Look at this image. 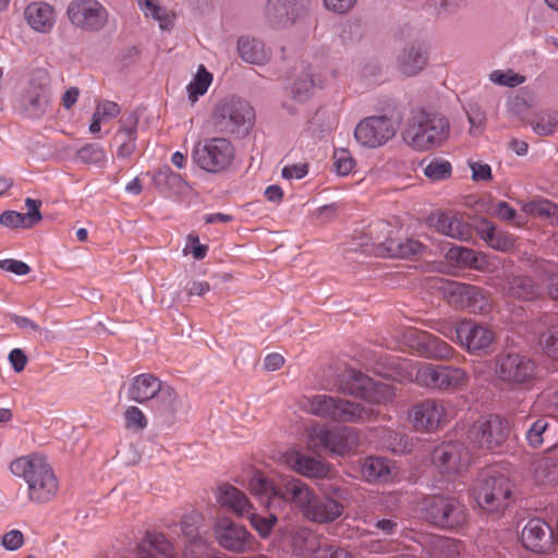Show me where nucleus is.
I'll return each instance as SVG.
<instances>
[{"mask_svg": "<svg viewBox=\"0 0 558 558\" xmlns=\"http://www.w3.org/2000/svg\"><path fill=\"white\" fill-rule=\"evenodd\" d=\"M211 81V73H209L204 65H199L194 80L187 85L190 100L195 102L199 96L204 95L207 92Z\"/></svg>", "mask_w": 558, "mask_h": 558, "instance_id": "obj_46", "label": "nucleus"}, {"mask_svg": "<svg viewBox=\"0 0 558 558\" xmlns=\"http://www.w3.org/2000/svg\"><path fill=\"white\" fill-rule=\"evenodd\" d=\"M446 235L453 239L464 240L470 235V228L456 215H450Z\"/></svg>", "mask_w": 558, "mask_h": 558, "instance_id": "obj_59", "label": "nucleus"}, {"mask_svg": "<svg viewBox=\"0 0 558 558\" xmlns=\"http://www.w3.org/2000/svg\"><path fill=\"white\" fill-rule=\"evenodd\" d=\"M162 383L150 374H142L134 378L130 389L129 397L138 403L151 401L154 396L160 390Z\"/></svg>", "mask_w": 558, "mask_h": 558, "instance_id": "obj_31", "label": "nucleus"}, {"mask_svg": "<svg viewBox=\"0 0 558 558\" xmlns=\"http://www.w3.org/2000/svg\"><path fill=\"white\" fill-rule=\"evenodd\" d=\"M0 268L17 276H24L31 271V267L26 263L10 258L1 259Z\"/></svg>", "mask_w": 558, "mask_h": 558, "instance_id": "obj_61", "label": "nucleus"}, {"mask_svg": "<svg viewBox=\"0 0 558 558\" xmlns=\"http://www.w3.org/2000/svg\"><path fill=\"white\" fill-rule=\"evenodd\" d=\"M470 457L461 442H442L432 451V461L441 472L447 474L459 473L469 463Z\"/></svg>", "mask_w": 558, "mask_h": 558, "instance_id": "obj_21", "label": "nucleus"}, {"mask_svg": "<svg viewBox=\"0 0 558 558\" xmlns=\"http://www.w3.org/2000/svg\"><path fill=\"white\" fill-rule=\"evenodd\" d=\"M508 292L515 299L529 301L538 295L539 288L532 278L517 276L510 280Z\"/></svg>", "mask_w": 558, "mask_h": 558, "instance_id": "obj_45", "label": "nucleus"}, {"mask_svg": "<svg viewBox=\"0 0 558 558\" xmlns=\"http://www.w3.org/2000/svg\"><path fill=\"white\" fill-rule=\"evenodd\" d=\"M396 134L393 122L387 116H372L363 119L354 130L355 140L365 147L377 148Z\"/></svg>", "mask_w": 558, "mask_h": 558, "instance_id": "obj_18", "label": "nucleus"}, {"mask_svg": "<svg viewBox=\"0 0 558 558\" xmlns=\"http://www.w3.org/2000/svg\"><path fill=\"white\" fill-rule=\"evenodd\" d=\"M51 100L50 78L46 70L37 69L31 73L22 93L21 106L31 118L45 114Z\"/></svg>", "mask_w": 558, "mask_h": 558, "instance_id": "obj_12", "label": "nucleus"}, {"mask_svg": "<svg viewBox=\"0 0 558 558\" xmlns=\"http://www.w3.org/2000/svg\"><path fill=\"white\" fill-rule=\"evenodd\" d=\"M70 22L85 32H98L107 23L106 8L97 0H72L66 10Z\"/></svg>", "mask_w": 558, "mask_h": 558, "instance_id": "obj_16", "label": "nucleus"}, {"mask_svg": "<svg viewBox=\"0 0 558 558\" xmlns=\"http://www.w3.org/2000/svg\"><path fill=\"white\" fill-rule=\"evenodd\" d=\"M151 549L166 558H174L173 545L161 533H147L146 541L138 545L141 556L151 554Z\"/></svg>", "mask_w": 558, "mask_h": 558, "instance_id": "obj_43", "label": "nucleus"}, {"mask_svg": "<svg viewBox=\"0 0 558 558\" xmlns=\"http://www.w3.org/2000/svg\"><path fill=\"white\" fill-rule=\"evenodd\" d=\"M446 301L456 308H466L473 313H486L490 308V302L482 288L476 286L446 281L440 287Z\"/></svg>", "mask_w": 558, "mask_h": 558, "instance_id": "obj_11", "label": "nucleus"}, {"mask_svg": "<svg viewBox=\"0 0 558 558\" xmlns=\"http://www.w3.org/2000/svg\"><path fill=\"white\" fill-rule=\"evenodd\" d=\"M449 134L450 123L445 116L420 109L409 118L402 138L413 149L426 151L442 146Z\"/></svg>", "mask_w": 558, "mask_h": 558, "instance_id": "obj_1", "label": "nucleus"}, {"mask_svg": "<svg viewBox=\"0 0 558 558\" xmlns=\"http://www.w3.org/2000/svg\"><path fill=\"white\" fill-rule=\"evenodd\" d=\"M490 81L501 86L515 87L523 84L525 77L512 71H494L490 73Z\"/></svg>", "mask_w": 558, "mask_h": 558, "instance_id": "obj_54", "label": "nucleus"}, {"mask_svg": "<svg viewBox=\"0 0 558 558\" xmlns=\"http://www.w3.org/2000/svg\"><path fill=\"white\" fill-rule=\"evenodd\" d=\"M428 53L417 41L409 44L398 57V69L405 76H414L425 69Z\"/></svg>", "mask_w": 558, "mask_h": 558, "instance_id": "obj_27", "label": "nucleus"}, {"mask_svg": "<svg viewBox=\"0 0 558 558\" xmlns=\"http://www.w3.org/2000/svg\"><path fill=\"white\" fill-rule=\"evenodd\" d=\"M121 128L117 133V137L122 142L118 149L119 158H128L135 150V134L138 123V118L135 112L129 113L120 120Z\"/></svg>", "mask_w": 558, "mask_h": 558, "instance_id": "obj_29", "label": "nucleus"}, {"mask_svg": "<svg viewBox=\"0 0 558 558\" xmlns=\"http://www.w3.org/2000/svg\"><path fill=\"white\" fill-rule=\"evenodd\" d=\"M426 548L430 558H456L459 555V543L449 537L432 536Z\"/></svg>", "mask_w": 558, "mask_h": 558, "instance_id": "obj_39", "label": "nucleus"}, {"mask_svg": "<svg viewBox=\"0 0 558 558\" xmlns=\"http://www.w3.org/2000/svg\"><path fill=\"white\" fill-rule=\"evenodd\" d=\"M202 520L199 513L186 514L180 522L183 536L189 541V546L184 551V558H198L204 555L207 547V541L201 535L198 525Z\"/></svg>", "mask_w": 558, "mask_h": 558, "instance_id": "obj_26", "label": "nucleus"}, {"mask_svg": "<svg viewBox=\"0 0 558 558\" xmlns=\"http://www.w3.org/2000/svg\"><path fill=\"white\" fill-rule=\"evenodd\" d=\"M423 513L426 521L447 530L462 526L468 519L465 506L448 495H438L426 499Z\"/></svg>", "mask_w": 558, "mask_h": 558, "instance_id": "obj_8", "label": "nucleus"}, {"mask_svg": "<svg viewBox=\"0 0 558 558\" xmlns=\"http://www.w3.org/2000/svg\"><path fill=\"white\" fill-rule=\"evenodd\" d=\"M153 409L162 416H173L177 412L179 397L177 391L169 385L162 384L160 390L151 399Z\"/></svg>", "mask_w": 558, "mask_h": 558, "instance_id": "obj_36", "label": "nucleus"}, {"mask_svg": "<svg viewBox=\"0 0 558 558\" xmlns=\"http://www.w3.org/2000/svg\"><path fill=\"white\" fill-rule=\"evenodd\" d=\"M375 529L379 530L384 536H392L401 532L400 524L395 519H380L374 524Z\"/></svg>", "mask_w": 558, "mask_h": 558, "instance_id": "obj_64", "label": "nucleus"}, {"mask_svg": "<svg viewBox=\"0 0 558 558\" xmlns=\"http://www.w3.org/2000/svg\"><path fill=\"white\" fill-rule=\"evenodd\" d=\"M539 345L546 355L558 360V324H551L541 333Z\"/></svg>", "mask_w": 558, "mask_h": 558, "instance_id": "obj_48", "label": "nucleus"}, {"mask_svg": "<svg viewBox=\"0 0 558 558\" xmlns=\"http://www.w3.org/2000/svg\"><path fill=\"white\" fill-rule=\"evenodd\" d=\"M316 558H352L351 554L344 548L324 544L316 554Z\"/></svg>", "mask_w": 558, "mask_h": 558, "instance_id": "obj_63", "label": "nucleus"}, {"mask_svg": "<svg viewBox=\"0 0 558 558\" xmlns=\"http://www.w3.org/2000/svg\"><path fill=\"white\" fill-rule=\"evenodd\" d=\"M333 387L340 393L354 396L374 404L387 403L396 395L392 385L375 380L351 367L337 375Z\"/></svg>", "mask_w": 558, "mask_h": 558, "instance_id": "obj_5", "label": "nucleus"}, {"mask_svg": "<svg viewBox=\"0 0 558 558\" xmlns=\"http://www.w3.org/2000/svg\"><path fill=\"white\" fill-rule=\"evenodd\" d=\"M214 534L218 544L232 553H244L252 548L253 545L251 533L229 518H221L216 521Z\"/></svg>", "mask_w": 558, "mask_h": 558, "instance_id": "obj_19", "label": "nucleus"}, {"mask_svg": "<svg viewBox=\"0 0 558 558\" xmlns=\"http://www.w3.org/2000/svg\"><path fill=\"white\" fill-rule=\"evenodd\" d=\"M25 205L28 208V211L24 214L28 220V226H35L43 219V215L39 210L41 206L40 199L26 198Z\"/></svg>", "mask_w": 558, "mask_h": 558, "instance_id": "obj_62", "label": "nucleus"}, {"mask_svg": "<svg viewBox=\"0 0 558 558\" xmlns=\"http://www.w3.org/2000/svg\"><path fill=\"white\" fill-rule=\"evenodd\" d=\"M238 52L243 61L251 64L262 65L270 59V51L257 38L241 37L238 40Z\"/></svg>", "mask_w": 558, "mask_h": 558, "instance_id": "obj_30", "label": "nucleus"}, {"mask_svg": "<svg viewBox=\"0 0 558 558\" xmlns=\"http://www.w3.org/2000/svg\"><path fill=\"white\" fill-rule=\"evenodd\" d=\"M548 423L546 418H538L531 424L526 432L529 444L536 448L543 442V434L546 432Z\"/></svg>", "mask_w": 558, "mask_h": 558, "instance_id": "obj_57", "label": "nucleus"}, {"mask_svg": "<svg viewBox=\"0 0 558 558\" xmlns=\"http://www.w3.org/2000/svg\"><path fill=\"white\" fill-rule=\"evenodd\" d=\"M510 435V424L498 415L475 421L468 430V438L478 448L494 449L501 446Z\"/></svg>", "mask_w": 558, "mask_h": 558, "instance_id": "obj_13", "label": "nucleus"}, {"mask_svg": "<svg viewBox=\"0 0 558 558\" xmlns=\"http://www.w3.org/2000/svg\"><path fill=\"white\" fill-rule=\"evenodd\" d=\"M482 234L486 243L497 251L506 252L511 250L514 245V239L512 235L498 230L488 221L483 223Z\"/></svg>", "mask_w": 558, "mask_h": 558, "instance_id": "obj_42", "label": "nucleus"}, {"mask_svg": "<svg viewBox=\"0 0 558 558\" xmlns=\"http://www.w3.org/2000/svg\"><path fill=\"white\" fill-rule=\"evenodd\" d=\"M153 183L160 192H179L186 185L181 174L175 173L169 166L159 169L153 177Z\"/></svg>", "mask_w": 558, "mask_h": 558, "instance_id": "obj_41", "label": "nucleus"}, {"mask_svg": "<svg viewBox=\"0 0 558 558\" xmlns=\"http://www.w3.org/2000/svg\"><path fill=\"white\" fill-rule=\"evenodd\" d=\"M250 521L252 526L259 534V536L263 538H267L270 535L275 524L277 523V517L275 514L263 517L260 514L251 513Z\"/></svg>", "mask_w": 558, "mask_h": 558, "instance_id": "obj_51", "label": "nucleus"}, {"mask_svg": "<svg viewBox=\"0 0 558 558\" xmlns=\"http://www.w3.org/2000/svg\"><path fill=\"white\" fill-rule=\"evenodd\" d=\"M11 472L24 478L28 486V497L35 502H47L58 492V480L46 458L32 454L15 459Z\"/></svg>", "mask_w": 558, "mask_h": 558, "instance_id": "obj_2", "label": "nucleus"}, {"mask_svg": "<svg viewBox=\"0 0 558 558\" xmlns=\"http://www.w3.org/2000/svg\"><path fill=\"white\" fill-rule=\"evenodd\" d=\"M355 165L350 151L343 148L337 149L333 154V167L339 175L349 174Z\"/></svg>", "mask_w": 558, "mask_h": 558, "instance_id": "obj_52", "label": "nucleus"}, {"mask_svg": "<svg viewBox=\"0 0 558 558\" xmlns=\"http://www.w3.org/2000/svg\"><path fill=\"white\" fill-rule=\"evenodd\" d=\"M521 542L527 550L545 554L554 544L551 527L542 519H531L521 532Z\"/></svg>", "mask_w": 558, "mask_h": 558, "instance_id": "obj_24", "label": "nucleus"}, {"mask_svg": "<svg viewBox=\"0 0 558 558\" xmlns=\"http://www.w3.org/2000/svg\"><path fill=\"white\" fill-rule=\"evenodd\" d=\"M314 86L315 82L311 74L300 76L293 85L292 93L294 95V98L300 101H305L306 99H308Z\"/></svg>", "mask_w": 558, "mask_h": 558, "instance_id": "obj_55", "label": "nucleus"}, {"mask_svg": "<svg viewBox=\"0 0 558 558\" xmlns=\"http://www.w3.org/2000/svg\"><path fill=\"white\" fill-rule=\"evenodd\" d=\"M558 124V113L554 112L548 114L547 119L541 117L537 122L533 124V130L539 135L553 134Z\"/></svg>", "mask_w": 558, "mask_h": 558, "instance_id": "obj_60", "label": "nucleus"}, {"mask_svg": "<svg viewBox=\"0 0 558 558\" xmlns=\"http://www.w3.org/2000/svg\"><path fill=\"white\" fill-rule=\"evenodd\" d=\"M314 492L302 480L292 476H282L278 481L276 506L293 504L302 513L308 507Z\"/></svg>", "mask_w": 558, "mask_h": 558, "instance_id": "obj_22", "label": "nucleus"}, {"mask_svg": "<svg viewBox=\"0 0 558 558\" xmlns=\"http://www.w3.org/2000/svg\"><path fill=\"white\" fill-rule=\"evenodd\" d=\"M423 244L413 239H388L380 243L377 248V255L389 258H411L421 253Z\"/></svg>", "mask_w": 558, "mask_h": 558, "instance_id": "obj_28", "label": "nucleus"}, {"mask_svg": "<svg viewBox=\"0 0 558 558\" xmlns=\"http://www.w3.org/2000/svg\"><path fill=\"white\" fill-rule=\"evenodd\" d=\"M446 412L441 403L434 399L423 400L409 412V418L416 430L432 432L439 427Z\"/></svg>", "mask_w": 558, "mask_h": 558, "instance_id": "obj_23", "label": "nucleus"}, {"mask_svg": "<svg viewBox=\"0 0 558 558\" xmlns=\"http://www.w3.org/2000/svg\"><path fill=\"white\" fill-rule=\"evenodd\" d=\"M466 116L471 124L470 134L476 135L478 130L481 133L486 121L485 112L477 105L474 104L469 106V109L466 110Z\"/></svg>", "mask_w": 558, "mask_h": 558, "instance_id": "obj_56", "label": "nucleus"}, {"mask_svg": "<svg viewBox=\"0 0 558 558\" xmlns=\"http://www.w3.org/2000/svg\"><path fill=\"white\" fill-rule=\"evenodd\" d=\"M472 495L481 509L496 512L508 506L511 484L504 475L484 471L474 481Z\"/></svg>", "mask_w": 558, "mask_h": 558, "instance_id": "obj_7", "label": "nucleus"}, {"mask_svg": "<svg viewBox=\"0 0 558 558\" xmlns=\"http://www.w3.org/2000/svg\"><path fill=\"white\" fill-rule=\"evenodd\" d=\"M76 157L85 165H98L105 161L106 153L98 144H86L76 151Z\"/></svg>", "mask_w": 558, "mask_h": 558, "instance_id": "obj_49", "label": "nucleus"}, {"mask_svg": "<svg viewBox=\"0 0 558 558\" xmlns=\"http://www.w3.org/2000/svg\"><path fill=\"white\" fill-rule=\"evenodd\" d=\"M234 158V147L223 137H214L198 143L193 149V159L203 170L220 172L228 168Z\"/></svg>", "mask_w": 558, "mask_h": 558, "instance_id": "obj_10", "label": "nucleus"}, {"mask_svg": "<svg viewBox=\"0 0 558 558\" xmlns=\"http://www.w3.org/2000/svg\"><path fill=\"white\" fill-rule=\"evenodd\" d=\"M31 27L37 32H48L53 24V9L47 3H31L24 12Z\"/></svg>", "mask_w": 558, "mask_h": 558, "instance_id": "obj_33", "label": "nucleus"}, {"mask_svg": "<svg viewBox=\"0 0 558 558\" xmlns=\"http://www.w3.org/2000/svg\"><path fill=\"white\" fill-rule=\"evenodd\" d=\"M451 169L449 161L434 159L426 166L424 173L432 180H445L451 175Z\"/></svg>", "mask_w": 558, "mask_h": 558, "instance_id": "obj_50", "label": "nucleus"}, {"mask_svg": "<svg viewBox=\"0 0 558 558\" xmlns=\"http://www.w3.org/2000/svg\"><path fill=\"white\" fill-rule=\"evenodd\" d=\"M331 489L333 496H330L328 492L322 497L314 493L308 507L305 508L302 514L306 519L318 523L332 522L338 519L343 511V506L339 501L343 490L339 487H331Z\"/></svg>", "mask_w": 558, "mask_h": 558, "instance_id": "obj_20", "label": "nucleus"}, {"mask_svg": "<svg viewBox=\"0 0 558 558\" xmlns=\"http://www.w3.org/2000/svg\"><path fill=\"white\" fill-rule=\"evenodd\" d=\"M498 379L512 387H529L536 379V365L527 357L515 352H504L496 356Z\"/></svg>", "mask_w": 558, "mask_h": 558, "instance_id": "obj_9", "label": "nucleus"}, {"mask_svg": "<svg viewBox=\"0 0 558 558\" xmlns=\"http://www.w3.org/2000/svg\"><path fill=\"white\" fill-rule=\"evenodd\" d=\"M361 473L367 482H389L392 478V466L383 457H367L361 466Z\"/></svg>", "mask_w": 558, "mask_h": 558, "instance_id": "obj_32", "label": "nucleus"}, {"mask_svg": "<svg viewBox=\"0 0 558 558\" xmlns=\"http://www.w3.org/2000/svg\"><path fill=\"white\" fill-rule=\"evenodd\" d=\"M210 118L217 133L244 137L254 126L255 110L245 99L228 96L217 101Z\"/></svg>", "mask_w": 558, "mask_h": 558, "instance_id": "obj_3", "label": "nucleus"}, {"mask_svg": "<svg viewBox=\"0 0 558 558\" xmlns=\"http://www.w3.org/2000/svg\"><path fill=\"white\" fill-rule=\"evenodd\" d=\"M446 258L459 266L480 269L485 264L484 256L474 250L463 246H451L446 253Z\"/></svg>", "mask_w": 558, "mask_h": 558, "instance_id": "obj_40", "label": "nucleus"}, {"mask_svg": "<svg viewBox=\"0 0 558 558\" xmlns=\"http://www.w3.org/2000/svg\"><path fill=\"white\" fill-rule=\"evenodd\" d=\"M282 458L294 472L308 478H327L332 473L329 463L296 450L286 452Z\"/></svg>", "mask_w": 558, "mask_h": 558, "instance_id": "obj_25", "label": "nucleus"}, {"mask_svg": "<svg viewBox=\"0 0 558 558\" xmlns=\"http://www.w3.org/2000/svg\"><path fill=\"white\" fill-rule=\"evenodd\" d=\"M456 337L465 350L476 356H484L492 352L495 333L488 327L481 324L463 320L456 329Z\"/></svg>", "mask_w": 558, "mask_h": 558, "instance_id": "obj_17", "label": "nucleus"}, {"mask_svg": "<svg viewBox=\"0 0 558 558\" xmlns=\"http://www.w3.org/2000/svg\"><path fill=\"white\" fill-rule=\"evenodd\" d=\"M293 553L296 556L308 558H316L318 549L322 548L320 541L316 535L308 531L296 532L292 536Z\"/></svg>", "mask_w": 558, "mask_h": 558, "instance_id": "obj_38", "label": "nucleus"}, {"mask_svg": "<svg viewBox=\"0 0 558 558\" xmlns=\"http://www.w3.org/2000/svg\"><path fill=\"white\" fill-rule=\"evenodd\" d=\"M312 0H267L264 7L265 23L274 29H284L301 20Z\"/></svg>", "mask_w": 558, "mask_h": 558, "instance_id": "obj_14", "label": "nucleus"}, {"mask_svg": "<svg viewBox=\"0 0 558 558\" xmlns=\"http://www.w3.org/2000/svg\"><path fill=\"white\" fill-rule=\"evenodd\" d=\"M125 426L135 432L143 430L147 426V418L137 407H129L124 412Z\"/></svg>", "mask_w": 558, "mask_h": 558, "instance_id": "obj_53", "label": "nucleus"}, {"mask_svg": "<svg viewBox=\"0 0 558 558\" xmlns=\"http://www.w3.org/2000/svg\"><path fill=\"white\" fill-rule=\"evenodd\" d=\"M359 445V433L350 427L328 428L315 424L307 432V447L315 453L344 456Z\"/></svg>", "mask_w": 558, "mask_h": 558, "instance_id": "obj_6", "label": "nucleus"}, {"mask_svg": "<svg viewBox=\"0 0 558 558\" xmlns=\"http://www.w3.org/2000/svg\"><path fill=\"white\" fill-rule=\"evenodd\" d=\"M0 223L7 228H32L24 214L7 210L0 215Z\"/></svg>", "mask_w": 558, "mask_h": 558, "instance_id": "obj_58", "label": "nucleus"}, {"mask_svg": "<svg viewBox=\"0 0 558 558\" xmlns=\"http://www.w3.org/2000/svg\"><path fill=\"white\" fill-rule=\"evenodd\" d=\"M534 478L544 485L558 483V460L555 457H544L534 464Z\"/></svg>", "mask_w": 558, "mask_h": 558, "instance_id": "obj_44", "label": "nucleus"}, {"mask_svg": "<svg viewBox=\"0 0 558 558\" xmlns=\"http://www.w3.org/2000/svg\"><path fill=\"white\" fill-rule=\"evenodd\" d=\"M306 408L316 416L343 424H363L375 415L373 409L360 402L330 395L308 398Z\"/></svg>", "mask_w": 558, "mask_h": 558, "instance_id": "obj_4", "label": "nucleus"}, {"mask_svg": "<svg viewBox=\"0 0 558 558\" xmlns=\"http://www.w3.org/2000/svg\"><path fill=\"white\" fill-rule=\"evenodd\" d=\"M277 487L278 482L275 483L260 473H255L248 483L251 494L267 507L276 506Z\"/></svg>", "mask_w": 558, "mask_h": 558, "instance_id": "obj_35", "label": "nucleus"}, {"mask_svg": "<svg viewBox=\"0 0 558 558\" xmlns=\"http://www.w3.org/2000/svg\"><path fill=\"white\" fill-rule=\"evenodd\" d=\"M218 501L229 507L233 512L243 515L251 509V504L246 495L236 487L225 484L219 487Z\"/></svg>", "mask_w": 558, "mask_h": 558, "instance_id": "obj_34", "label": "nucleus"}, {"mask_svg": "<svg viewBox=\"0 0 558 558\" xmlns=\"http://www.w3.org/2000/svg\"><path fill=\"white\" fill-rule=\"evenodd\" d=\"M466 374L459 367L427 364L416 373L420 385L438 390H456L466 383Z\"/></svg>", "mask_w": 558, "mask_h": 558, "instance_id": "obj_15", "label": "nucleus"}, {"mask_svg": "<svg viewBox=\"0 0 558 558\" xmlns=\"http://www.w3.org/2000/svg\"><path fill=\"white\" fill-rule=\"evenodd\" d=\"M418 351L428 359L444 360L451 355L452 348L440 338L424 333L418 341Z\"/></svg>", "mask_w": 558, "mask_h": 558, "instance_id": "obj_37", "label": "nucleus"}, {"mask_svg": "<svg viewBox=\"0 0 558 558\" xmlns=\"http://www.w3.org/2000/svg\"><path fill=\"white\" fill-rule=\"evenodd\" d=\"M523 209L530 215L558 221V206L547 199L530 202Z\"/></svg>", "mask_w": 558, "mask_h": 558, "instance_id": "obj_47", "label": "nucleus"}]
</instances>
